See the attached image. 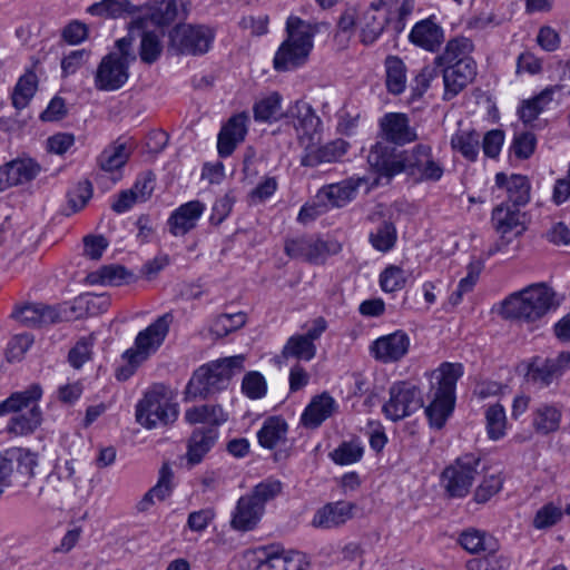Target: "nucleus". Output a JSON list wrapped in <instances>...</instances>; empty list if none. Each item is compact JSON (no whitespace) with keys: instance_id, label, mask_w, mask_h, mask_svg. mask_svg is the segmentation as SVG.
Here are the masks:
<instances>
[{"instance_id":"nucleus-37","label":"nucleus","mask_w":570,"mask_h":570,"mask_svg":"<svg viewBox=\"0 0 570 570\" xmlns=\"http://www.w3.org/2000/svg\"><path fill=\"white\" fill-rule=\"evenodd\" d=\"M287 423L284 419L272 416L267 419L257 433L258 442L266 449H274L286 441Z\"/></svg>"},{"instance_id":"nucleus-49","label":"nucleus","mask_w":570,"mask_h":570,"mask_svg":"<svg viewBox=\"0 0 570 570\" xmlns=\"http://www.w3.org/2000/svg\"><path fill=\"white\" fill-rule=\"evenodd\" d=\"M129 159V153L125 144H114L100 154L98 165L105 171L121 168Z\"/></svg>"},{"instance_id":"nucleus-23","label":"nucleus","mask_w":570,"mask_h":570,"mask_svg":"<svg viewBox=\"0 0 570 570\" xmlns=\"http://www.w3.org/2000/svg\"><path fill=\"white\" fill-rule=\"evenodd\" d=\"M320 142L321 140H316L303 148L302 166L316 167L323 163H334L343 157L348 148V142L343 139H335L323 146H320Z\"/></svg>"},{"instance_id":"nucleus-36","label":"nucleus","mask_w":570,"mask_h":570,"mask_svg":"<svg viewBox=\"0 0 570 570\" xmlns=\"http://www.w3.org/2000/svg\"><path fill=\"white\" fill-rule=\"evenodd\" d=\"M306 556L298 551L269 553L263 563L264 570H307Z\"/></svg>"},{"instance_id":"nucleus-21","label":"nucleus","mask_w":570,"mask_h":570,"mask_svg":"<svg viewBox=\"0 0 570 570\" xmlns=\"http://www.w3.org/2000/svg\"><path fill=\"white\" fill-rule=\"evenodd\" d=\"M355 509L354 503L343 500L326 503L315 511L311 525L321 530L340 528L354 517Z\"/></svg>"},{"instance_id":"nucleus-9","label":"nucleus","mask_w":570,"mask_h":570,"mask_svg":"<svg viewBox=\"0 0 570 570\" xmlns=\"http://www.w3.org/2000/svg\"><path fill=\"white\" fill-rule=\"evenodd\" d=\"M215 38L212 28L204 24H177L169 32V47L178 55L206 53Z\"/></svg>"},{"instance_id":"nucleus-50","label":"nucleus","mask_w":570,"mask_h":570,"mask_svg":"<svg viewBox=\"0 0 570 570\" xmlns=\"http://www.w3.org/2000/svg\"><path fill=\"white\" fill-rule=\"evenodd\" d=\"M453 149L460 151L466 159L473 161L479 155L480 134L475 130L459 131L451 139Z\"/></svg>"},{"instance_id":"nucleus-42","label":"nucleus","mask_w":570,"mask_h":570,"mask_svg":"<svg viewBox=\"0 0 570 570\" xmlns=\"http://www.w3.org/2000/svg\"><path fill=\"white\" fill-rule=\"evenodd\" d=\"M316 355L315 343L309 342L303 334L292 335L282 350L284 358L294 357L303 361H311Z\"/></svg>"},{"instance_id":"nucleus-7","label":"nucleus","mask_w":570,"mask_h":570,"mask_svg":"<svg viewBox=\"0 0 570 570\" xmlns=\"http://www.w3.org/2000/svg\"><path fill=\"white\" fill-rule=\"evenodd\" d=\"M177 416V404L170 401L163 385L153 386L136 406V420L147 429H153L158 423H173Z\"/></svg>"},{"instance_id":"nucleus-3","label":"nucleus","mask_w":570,"mask_h":570,"mask_svg":"<svg viewBox=\"0 0 570 570\" xmlns=\"http://www.w3.org/2000/svg\"><path fill=\"white\" fill-rule=\"evenodd\" d=\"M463 375L460 363H442L431 374V402L425 407V414L433 428L441 429L454 409L455 386Z\"/></svg>"},{"instance_id":"nucleus-26","label":"nucleus","mask_w":570,"mask_h":570,"mask_svg":"<svg viewBox=\"0 0 570 570\" xmlns=\"http://www.w3.org/2000/svg\"><path fill=\"white\" fill-rule=\"evenodd\" d=\"M11 317L27 327H37L60 321L57 309L42 303H28L17 306L11 313Z\"/></svg>"},{"instance_id":"nucleus-33","label":"nucleus","mask_w":570,"mask_h":570,"mask_svg":"<svg viewBox=\"0 0 570 570\" xmlns=\"http://www.w3.org/2000/svg\"><path fill=\"white\" fill-rule=\"evenodd\" d=\"M522 214L518 207L510 204H501L492 212V223L498 233L502 236L515 232L519 235L524 229L521 222Z\"/></svg>"},{"instance_id":"nucleus-51","label":"nucleus","mask_w":570,"mask_h":570,"mask_svg":"<svg viewBox=\"0 0 570 570\" xmlns=\"http://www.w3.org/2000/svg\"><path fill=\"white\" fill-rule=\"evenodd\" d=\"M562 515V499L559 497L557 502H548L535 512L532 524L538 530L548 529L561 521Z\"/></svg>"},{"instance_id":"nucleus-28","label":"nucleus","mask_w":570,"mask_h":570,"mask_svg":"<svg viewBox=\"0 0 570 570\" xmlns=\"http://www.w3.org/2000/svg\"><path fill=\"white\" fill-rule=\"evenodd\" d=\"M264 514L262 504L254 501L248 494L242 495L232 515L230 527L237 531L253 530Z\"/></svg>"},{"instance_id":"nucleus-30","label":"nucleus","mask_w":570,"mask_h":570,"mask_svg":"<svg viewBox=\"0 0 570 570\" xmlns=\"http://www.w3.org/2000/svg\"><path fill=\"white\" fill-rule=\"evenodd\" d=\"M495 184L505 188L508 202L513 207L524 206L530 200V183L527 176L513 174L507 176L504 173L495 175Z\"/></svg>"},{"instance_id":"nucleus-4","label":"nucleus","mask_w":570,"mask_h":570,"mask_svg":"<svg viewBox=\"0 0 570 570\" xmlns=\"http://www.w3.org/2000/svg\"><path fill=\"white\" fill-rule=\"evenodd\" d=\"M286 31L287 39L274 57V68L277 71L293 70L307 61L313 49V38L318 29L316 24L291 16L286 21Z\"/></svg>"},{"instance_id":"nucleus-10","label":"nucleus","mask_w":570,"mask_h":570,"mask_svg":"<svg viewBox=\"0 0 570 570\" xmlns=\"http://www.w3.org/2000/svg\"><path fill=\"white\" fill-rule=\"evenodd\" d=\"M174 316L165 313L148 327L140 331L135 338V346L127 350L122 357L132 363H142L161 346L168 335Z\"/></svg>"},{"instance_id":"nucleus-22","label":"nucleus","mask_w":570,"mask_h":570,"mask_svg":"<svg viewBox=\"0 0 570 570\" xmlns=\"http://www.w3.org/2000/svg\"><path fill=\"white\" fill-rule=\"evenodd\" d=\"M410 338L403 331H396L379 337L371 345V353L375 360L383 363L400 361L409 351Z\"/></svg>"},{"instance_id":"nucleus-11","label":"nucleus","mask_w":570,"mask_h":570,"mask_svg":"<svg viewBox=\"0 0 570 570\" xmlns=\"http://www.w3.org/2000/svg\"><path fill=\"white\" fill-rule=\"evenodd\" d=\"M284 118L293 127L301 147L321 140L322 120L308 102L296 100L287 108Z\"/></svg>"},{"instance_id":"nucleus-31","label":"nucleus","mask_w":570,"mask_h":570,"mask_svg":"<svg viewBox=\"0 0 570 570\" xmlns=\"http://www.w3.org/2000/svg\"><path fill=\"white\" fill-rule=\"evenodd\" d=\"M218 439L216 428L195 429L188 440L186 458L190 465L202 462L204 456L210 451Z\"/></svg>"},{"instance_id":"nucleus-43","label":"nucleus","mask_w":570,"mask_h":570,"mask_svg":"<svg viewBox=\"0 0 570 570\" xmlns=\"http://www.w3.org/2000/svg\"><path fill=\"white\" fill-rule=\"evenodd\" d=\"M42 421V413L38 405H32V409L27 413L18 414L11 417L7 428L9 433L16 435H28L36 431Z\"/></svg>"},{"instance_id":"nucleus-60","label":"nucleus","mask_w":570,"mask_h":570,"mask_svg":"<svg viewBox=\"0 0 570 570\" xmlns=\"http://www.w3.org/2000/svg\"><path fill=\"white\" fill-rule=\"evenodd\" d=\"M405 282L404 271L394 265L386 267L380 275V285L386 293H393L403 288Z\"/></svg>"},{"instance_id":"nucleus-52","label":"nucleus","mask_w":570,"mask_h":570,"mask_svg":"<svg viewBox=\"0 0 570 570\" xmlns=\"http://www.w3.org/2000/svg\"><path fill=\"white\" fill-rule=\"evenodd\" d=\"M246 323V314H222L213 322L209 332L216 338L224 337L229 333L243 327Z\"/></svg>"},{"instance_id":"nucleus-24","label":"nucleus","mask_w":570,"mask_h":570,"mask_svg":"<svg viewBox=\"0 0 570 570\" xmlns=\"http://www.w3.org/2000/svg\"><path fill=\"white\" fill-rule=\"evenodd\" d=\"M204 210L205 205L199 200H190L180 205L168 218L169 233L175 237L185 236L197 226Z\"/></svg>"},{"instance_id":"nucleus-38","label":"nucleus","mask_w":570,"mask_h":570,"mask_svg":"<svg viewBox=\"0 0 570 570\" xmlns=\"http://www.w3.org/2000/svg\"><path fill=\"white\" fill-rule=\"evenodd\" d=\"M132 278V274L122 265H104L87 277L90 284L121 286Z\"/></svg>"},{"instance_id":"nucleus-1","label":"nucleus","mask_w":570,"mask_h":570,"mask_svg":"<svg viewBox=\"0 0 570 570\" xmlns=\"http://www.w3.org/2000/svg\"><path fill=\"white\" fill-rule=\"evenodd\" d=\"M368 165L381 176L391 178L405 174L415 183L439 181L444 174L443 164L433 155L432 147L417 144L410 149L397 150L385 142L372 146Z\"/></svg>"},{"instance_id":"nucleus-57","label":"nucleus","mask_w":570,"mask_h":570,"mask_svg":"<svg viewBox=\"0 0 570 570\" xmlns=\"http://www.w3.org/2000/svg\"><path fill=\"white\" fill-rule=\"evenodd\" d=\"M363 448L356 442H343L331 453L332 460L336 464L348 465L361 460Z\"/></svg>"},{"instance_id":"nucleus-62","label":"nucleus","mask_w":570,"mask_h":570,"mask_svg":"<svg viewBox=\"0 0 570 570\" xmlns=\"http://www.w3.org/2000/svg\"><path fill=\"white\" fill-rule=\"evenodd\" d=\"M509 560L503 556L489 553L484 558L471 559L466 562L468 570H507Z\"/></svg>"},{"instance_id":"nucleus-2","label":"nucleus","mask_w":570,"mask_h":570,"mask_svg":"<svg viewBox=\"0 0 570 570\" xmlns=\"http://www.w3.org/2000/svg\"><path fill=\"white\" fill-rule=\"evenodd\" d=\"M244 355H234L202 365L186 386V399H207L226 390L232 377L244 370Z\"/></svg>"},{"instance_id":"nucleus-53","label":"nucleus","mask_w":570,"mask_h":570,"mask_svg":"<svg viewBox=\"0 0 570 570\" xmlns=\"http://www.w3.org/2000/svg\"><path fill=\"white\" fill-rule=\"evenodd\" d=\"M370 242L380 252L391 250L396 242V229L393 223L383 220L375 230L371 232Z\"/></svg>"},{"instance_id":"nucleus-6","label":"nucleus","mask_w":570,"mask_h":570,"mask_svg":"<svg viewBox=\"0 0 570 570\" xmlns=\"http://www.w3.org/2000/svg\"><path fill=\"white\" fill-rule=\"evenodd\" d=\"M134 42L132 30L116 41L119 53L110 52L105 56L95 73V87L100 91H115L120 89L129 78V65L136 60L131 50Z\"/></svg>"},{"instance_id":"nucleus-56","label":"nucleus","mask_w":570,"mask_h":570,"mask_svg":"<svg viewBox=\"0 0 570 570\" xmlns=\"http://www.w3.org/2000/svg\"><path fill=\"white\" fill-rule=\"evenodd\" d=\"M242 391L252 400L262 399L267 392L265 377L259 372H248L243 379Z\"/></svg>"},{"instance_id":"nucleus-39","label":"nucleus","mask_w":570,"mask_h":570,"mask_svg":"<svg viewBox=\"0 0 570 570\" xmlns=\"http://www.w3.org/2000/svg\"><path fill=\"white\" fill-rule=\"evenodd\" d=\"M227 419V413L217 404L194 406L185 412V420L189 424L209 423L213 428H216L225 423Z\"/></svg>"},{"instance_id":"nucleus-25","label":"nucleus","mask_w":570,"mask_h":570,"mask_svg":"<svg viewBox=\"0 0 570 570\" xmlns=\"http://www.w3.org/2000/svg\"><path fill=\"white\" fill-rule=\"evenodd\" d=\"M363 183H365L363 178L352 177L340 183L330 184L318 190L316 199L324 207H343L355 197L357 188Z\"/></svg>"},{"instance_id":"nucleus-16","label":"nucleus","mask_w":570,"mask_h":570,"mask_svg":"<svg viewBox=\"0 0 570 570\" xmlns=\"http://www.w3.org/2000/svg\"><path fill=\"white\" fill-rule=\"evenodd\" d=\"M341 246L336 242H324L312 237L287 240L285 252L293 258H301L312 264H322L331 254H336Z\"/></svg>"},{"instance_id":"nucleus-46","label":"nucleus","mask_w":570,"mask_h":570,"mask_svg":"<svg viewBox=\"0 0 570 570\" xmlns=\"http://www.w3.org/2000/svg\"><path fill=\"white\" fill-rule=\"evenodd\" d=\"M136 7H134L128 0H102L100 2L94 3L88 8V12L94 16H102L107 18H119L125 13L134 14L137 12Z\"/></svg>"},{"instance_id":"nucleus-64","label":"nucleus","mask_w":570,"mask_h":570,"mask_svg":"<svg viewBox=\"0 0 570 570\" xmlns=\"http://www.w3.org/2000/svg\"><path fill=\"white\" fill-rule=\"evenodd\" d=\"M459 542L462 548L470 553H479L487 550L485 534L475 529L463 531Z\"/></svg>"},{"instance_id":"nucleus-12","label":"nucleus","mask_w":570,"mask_h":570,"mask_svg":"<svg viewBox=\"0 0 570 570\" xmlns=\"http://www.w3.org/2000/svg\"><path fill=\"white\" fill-rule=\"evenodd\" d=\"M570 370V352L553 357L533 356L527 364L525 380L538 389L549 387Z\"/></svg>"},{"instance_id":"nucleus-61","label":"nucleus","mask_w":570,"mask_h":570,"mask_svg":"<svg viewBox=\"0 0 570 570\" xmlns=\"http://www.w3.org/2000/svg\"><path fill=\"white\" fill-rule=\"evenodd\" d=\"M77 308L86 309L87 314L96 315L106 312L110 305L109 297L101 294H85L76 299Z\"/></svg>"},{"instance_id":"nucleus-58","label":"nucleus","mask_w":570,"mask_h":570,"mask_svg":"<svg viewBox=\"0 0 570 570\" xmlns=\"http://www.w3.org/2000/svg\"><path fill=\"white\" fill-rule=\"evenodd\" d=\"M95 337L94 335L81 337L76 345L70 350L68 360L75 368H80L87 361L90 360L92 353Z\"/></svg>"},{"instance_id":"nucleus-27","label":"nucleus","mask_w":570,"mask_h":570,"mask_svg":"<svg viewBox=\"0 0 570 570\" xmlns=\"http://www.w3.org/2000/svg\"><path fill=\"white\" fill-rule=\"evenodd\" d=\"M248 116L245 112L229 118L220 129L217 140V150L220 157H228L236 146L245 139L247 134Z\"/></svg>"},{"instance_id":"nucleus-35","label":"nucleus","mask_w":570,"mask_h":570,"mask_svg":"<svg viewBox=\"0 0 570 570\" xmlns=\"http://www.w3.org/2000/svg\"><path fill=\"white\" fill-rule=\"evenodd\" d=\"M473 50V43L469 38L455 37L449 40L441 55L434 58V65L448 66L453 63H460L461 60L473 59L471 52Z\"/></svg>"},{"instance_id":"nucleus-54","label":"nucleus","mask_w":570,"mask_h":570,"mask_svg":"<svg viewBox=\"0 0 570 570\" xmlns=\"http://www.w3.org/2000/svg\"><path fill=\"white\" fill-rule=\"evenodd\" d=\"M487 432L491 440L503 438L507 428V416L502 405L494 404L485 411Z\"/></svg>"},{"instance_id":"nucleus-47","label":"nucleus","mask_w":570,"mask_h":570,"mask_svg":"<svg viewBox=\"0 0 570 570\" xmlns=\"http://www.w3.org/2000/svg\"><path fill=\"white\" fill-rule=\"evenodd\" d=\"M42 396V387L38 383L31 384L28 389L12 393L7 400L6 405L10 412H20L23 409H32Z\"/></svg>"},{"instance_id":"nucleus-41","label":"nucleus","mask_w":570,"mask_h":570,"mask_svg":"<svg viewBox=\"0 0 570 570\" xmlns=\"http://www.w3.org/2000/svg\"><path fill=\"white\" fill-rule=\"evenodd\" d=\"M140 38L139 58L144 63H155L163 53V42L157 33L146 29L135 30V35Z\"/></svg>"},{"instance_id":"nucleus-19","label":"nucleus","mask_w":570,"mask_h":570,"mask_svg":"<svg viewBox=\"0 0 570 570\" xmlns=\"http://www.w3.org/2000/svg\"><path fill=\"white\" fill-rule=\"evenodd\" d=\"M140 12L129 26V31L132 30L135 38V30L146 29L147 22L150 21L155 26H166L173 22L177 17V3L175 0H160L153 3H147L137 9Z\"/></svg>"},{"instance_id":"nucleus-59","label":"nucleus","mask_w":570,"mask_h":570,"mask_svg":"<svg viewBox=\"0 0 570 570\" xmlns=\"http://www.w3.org/2000/svg\"><path fill=\"white\" fill-rule=\"evenodd\" d=\"M282 491V483L278 480L267 479L253 489L248 495L256 502L262 504L265 511V504L267 501L274 499Z\"/></svg>"},{"instance_id":"nucleus-32","label":"nucleus","mask_w":570,"mask_h":570,"mask_svg":"<svg viewBox=\"0 0 570 570\" xmlns=\"http://www.w3.org/2000/svg\"><path fill=\"white\" fill-rule=\"evenodd\" d=\"M335 401L327 393L313 397L302 414V423L306 428L320 426L334 411Z\"/></svg>"},{"instance_id":"nucleus-17","label":"nucleus","mask_w":570,"mask_h":570,"mask_svg":"<svg viewBox=\"0 0 570 570\" xmlns=\"http://www.w3.org/2000/svg\"><path fill=\"white\" fill-rule=\"evenodd\" d=\"M390 0H373L360 16L357 26L361 29V41L372 45L384 31L390 16Z\"/></svg>"},{"instance_id":"nucleus-45","label":"nucleus","mask_w":570,"mask_h":570,"mask_svg":"<svg viewBox=\"0 0 570 570\" xmlns=\"http://www.w3.org/2000/svg\"><path fill=\"white\" fill-rule=\"evenodd\" d=\"M386 87L390 94L400 95L405 89L406 76L403 61L395 56H390L385 60Z\"/></svg>"},{"instance_id":"nucleus-20","label":"nucleus","mask_w":570,"mask_h":570,"mask_svg":"<svg viewBox=\"0 0 570 570\" xmlns=\"http://www.w3.org/2000/svg\"><path fill=\"white\" fill-rule=\"evenodd\" d=\"M382 138L397 146L411 144L417 139L416 130L410 125L406 114L387 112L380 119Z\"/></svg>"},{"instance_id":"nucleus-40","label":"nucleus","mask_w":570,"mask_h":570,"mask_svg":"<svg viewBox=\"0 0 570 570\" xmlns=\"http://www.w3.org/2000/svg\"><path fill=\"white\" fill-rule=\"evenodd\" d=\"M253 111L256 121L273 122L279 120L285 115L282 110V96L278 92L271 94L257 101Z\"/></svg>"},{"instance_id":"nucleus-14","label":"nucleus","mask_w":570,"mask_h":570,"mask_svg":"<svg viewBox=\"0 0 570 570\" xmlns=\"http://www.w3.org/2000/svg\"><path fill=\"white\" fill-rule=\"evenodd\" d=\"M389 394L390 399L382 411L393 422L410 416L423 406L421 391L409 382H395L391 385Z\"/></svg>"},{"instance_id":"nucleus-8","label":"nucleus","mask_w":570,"mask_h":570,"mask_svg":"<svg viewBox=\"0 0 570 570\" xmlns=\"http://www.w3.org/2000/svg\"><path fill=\"white\" fill-rule=\"evenodd\" d=\"M37 455L23 448H10L0 452V474L10 488H24L35 476Z\"/></svg>"},{"instance_id":"nucleus-48","label":"nucleus","mask_w":570,"mask_h":570,"mask_svg":"<svg viewBox=\"0 0 570 570\" xmlns=\"http://www.w3.org/2000/svg\"><path fill=\"white\" fill-rule=\"evenodd\" d=\"M6 165L12 186L32 180L40 171V166L32 159L12 160Z\"/></svg>"},{"instance_id":"nucleus-5","label":"nucleus","mask_w":570,"mask_h":570,"mask_svg":"<svg viewBox=\"0 0 570 570\" xmlns=\"http://www.w3.org/2000/svg\"><path fill=\"white\" fill-rule=\"evenodd\" d=\"M554 306V292L544 283L532 284L508 296L500 307L507 320L535 321Z\"/></svg>"},{"instance_id":"nucleus-55","label":"nucleus","mask_w":570,"mask_h":570,"mask_svg":"<svg viewBox=\"0 0 570 570\" xmlns=\"http://www.w3.org/2000/svg\"><path fill=\"white\" fill-rule=\"evenodd\" d=\"M560 87H550L542 90L538 96L530 100H525L521 108L519 109L520 118L523 122H531L538 118L540 112V107H538V101H552L553 95L556 91H559Z\"/></svg>"},{"instance_id":"nucleus-18","label":"nucleus","mask_w":570,"mask_h":570,"mask_svg":"<svg viewBox=\"0 0 570 570\" xmlns=\"http://www.w3.org/2000/svg\"><path fill=\"white\" fill-rule=\"evenodd\" d=\"M444 83V100L458 96L476 76V63L473 59L461 60L460 63L439 66Z\"/></svg>"},{"instance_id":"nucleus-29","label":"nucleus","mask_w":570,"mask_h":570,"mask_svg":"<svg viewBox=\"0 0 570 570\" xmlns=\"http://www.w3.org/2000/svg\"><path fill=\"white\" fill-rule=\"evenodd\" d=\"M410 41L428 51H436L444 41L443 29L432 18L421 20L410 32Z\"/></svg>"},{"instance_id":"nucleus-13","label":"nucleus","mask_w":570,"mask_h":570,"mask_svg":"<svg viewBox=\"0 0 570 570\" xmlns=\"http://www.w3.org/2000/svg\"><path fill=\"white\" fill-rule=\"evenodd\" d=\"M480 458L469 453L455 460L442 472V483L452 498L465 497L479 474Z\"/></svg>"},{"instance_id":"nucleus-15","label":"nucleus","mask_w":570,"mask_h":570,"mask_svg":"<svg viewBox=\"0 0 570 570\" xmlns=\"http://www.w3.org/2000/svg\"><path fill=\"white\" fill-rule=\"evenodd\" d=\"M82 475L76 459H57L52 471L46 478L49 490L63 497H73L80 488Z\"/></svg>"},{"instance_id":"nucleus-34","label":"nucleus","mask_w":570,"mask_h":570,"mask_svg":"<svg viewBox=\"0 0 570 570\" xmlns=\"http://www.w3.org/2000/svg\"><path fill=\"white\" fill-rule=\"evenodd\" d=\"M562 417L561 407L557 404L542 403L532 414V426L541 435H548L559 430Z\"/></svg>"},{"instance_id":"nucleus-44","label":"nucleus","mask_w":570,"mask_h":570,"mask_svg":"<svg viewBox=\"0 0 570 570\" xmlns=\"http://www.w3.org/2000/svg\"><path fill=\"white\" fill-rule=\"evenodd\" d=\"M37 76L32 71L21 76L12 92V105L20 110L26 108L37 91Z\"/></svg>"},{"instance_id":"nucleus-63","label":"nucleus","mask_w":570,"mask_h":570,"mask_svg":"<svg viewBox=\"0 0 570 570\" xmlns=\"http://www.w3.org/2000/svg\"><path fill=\"white\" fill-rule=\"evenodd\" d=\"M535 145L537 138L534 134L530 131L515 134L511 146V151L517 158L527 159L534 153Z\"/></svg>"}]
</instances>
